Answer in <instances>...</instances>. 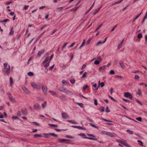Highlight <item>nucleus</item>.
Masks as SVG:
<instances>
[{
    "label": "nucleus",
    "mask_w": 147,
    "mask_h": 147,
    "mask_svg": "<svg viewBox=\"0 0 147 147\" xmlns=\"http://www.w3.org/2000/svg\"><path fill=\"white\" fill-rule=\"evenodd\" d=\"M4 67L2 71L5 72L6 74L9 75L10 72V65H8L7 63H5L3 64Z\"/></svg>",
    "instance_id": "obj_1"
},
{
    "label": "nucleus",
    "mask_w": 147,
    "mask_h": 147,
    "mask_svg": "<svg viewBox=\"0 0 147 147\" xmlns=\"http://www.w3.org/2000/svg\"><path fill=\"white\" fill-rule=\"evenodd\" d=\"M31 85L34 89H39L40 88L42 84L40 83L36 84L34 82H31Z\"/></svg>",
    "instance_id": "obj_2"
},
{
    "label": "nucleus",
    "mask_w": 147,
    "mask_h": 147,
    "mask_svg": "<svg viewBox=\"0 0 147 147\" xmlns=\"http://www.w3.org/2000/svg\"><path fill=\"white\" fill-rule=\"evenodd\" d=\"M59 90L62 92L67 94H70L71 93V92L68 90L67 88L63 87H61L59 88Z\"/></svg>",
    "instance_id": "obj_3"
},
{
    "label": "nucleus",
    "mask_w": 147,
    "mask_h": 147,
    "mask_svg": "<svg viewBox=\"0 0 147 147\" xmlns=\"http://www.w3.org/2000/svg\"><path fill=\"white\" fill-rule=\"evenodd\" d=\"M87 135L88 136L91 137H85L84 138L88 139L90 140H94L96 141H97V139L95 138V136H94L93 135L88 134H87Z\"/></svg>",
    "instance_id": "obj_4"
},
{
    "label": "nucleus",
    "mask_w": 147,
    "mask_h": 147,
    "mask_svg": "<svg viewBox=\"0 0 147 147\" xmlns=\"http://www.w3.org/2000/svg\"><path fill=\"white\" fill-rule=\"evenodd\" d=\"M53 56L54 54L52 55L50 57V58L48 56H47L44 61L42 62V63L44 64L46 62H47L48 61L50 62L51 60L52 59Z\"/></svg>",
    "instance_id": "obj_5"
},
{
    "label": "nucleus",
    "mask_w": 147,
    "mask_h": 147,
    "mask_svg": "<svg viewBox=\"0 0 147 147\" xmlns=\"http://www.w3.org/2000/svg\"><path fill=\"white\" fill-rule=\"evenodd\" d=\"M33 107L34 109L37 111H39L41 109L40 105L38 103L34 104V105Z\"/></svg>",
    "instance_id": "obj_6"
},
{
    "label": "nucleus",
    "mask_w": 147,
    "mask_h": 147,
    "mask_svg": "<svg viewBox=\"0 0 147 147\" xmlns=\"http://www.w3.org/2000/svg\"><path fill=\"white\" fill-rule=\"evenodd\" d=\"M58 140L59 141V142L60 143H65L69 144V140H67L65 139H58Z\"/></svg>",
    "instance_id": "obj_7"
},
{
    "label": "nucleus",
    "mask_w": 147,
    "mask_h": 147,
    "mask_svg": "<svg viewBox=\"0 0 147 147\" xmlns=\"http://www.w3.org/2000/svg\"><path fill=\"white\" fill-rule=\"evenodd\" d=\"M7 94L10 100L12 102H15V99L12 96L11 94L9 92H8L7 93Z\"/></svg>",
    "instance_id": "obj_8"
},
{
    "label": "nucleus",
    "mask_w": 147,
    "mask_h": 147,
    "mask_svg": "<svg viewBox=\"0 0 147 147\" xmlns=\"http://www.w3.org/2000/svg\"><path fill=\"white\" fill-rule=\"evenodd\" d=\"M124 96L126 98H128L129 99H131L132 98V96L129 92H126L124 93Z\"/></svg>",
    "instance_id": "obj_9"
},
{
    "label": "nucleus",
    "mask_w": 147,
    "mask_h": 147,
    "mask_svg": "<svg viewBox=\"0 0 147 147\" xmlns=\"http://www.w3.org/2000/svg\"><path fill=\"white\" fill-rule=\"evenodd\" d=\"M42 90L45 95L47 94V87L46 86H42Z\"/></svg>",
    "instance_id": "obj_10"
},
{
    "label": "nucleus",
    "mask_w": 147,
    "mask_h": 147,
    "mask_svg": "<svg viewBox=\"0 0 147 147\" xmlns=\"http://www.w3.org/2000/svg\"><path fill=\"white\" fill-rule=\"evenodd\" d=\"M119 64L120 67L121 68H124L125 67V65L121 61H119Z\"/></svg>",
    "instance_id": "obj_11"
},
{
    "label": "nucleus",
    "mask_w": 147,
    "mask_h": 147,
    "mask_svg": "<svg viewBox=\"0 0 147 147\" xmlns=\"http://www.w3.org/2000/svg\"><path fill=\"white\" fill-rule=\"evenodd\" d=\"M22 89L26 94H29L30 93V92L28 90L25 86L22 87Z\"/></svg>",
    "instance_id": "obj_12"
},
{
    "label": "nucleus",
    "mask_w": 147,
    "mask_h": 147,
    "mask_svg": "<svg viewBox=\"0 0 147 147\" xmlns=\"http://www.w3.org/2000/svg\"><path fill=\"white\" fill-rule=\"evenodd\" d=\"M49 92L51 94V95L53 96H58V95L53 90H49Z\"/></svg>",
    "instance_id": "obj_13"
},
{
    "label": "nucleus",
    "mask_w": 147,
    "mask_h": 147,
    "mask_svg": "<svg viewBox=\"0 0 147 147\" xmlns=\"http://www.w3.org/2000/svg\"><path fill=\"white\" fill-rule=\"evenodd\" d=\"M116 141L118 143H121L122 144H124L125 142H126V140H124L123 139H122L121 140H117Z\"/></svg>",
    "instance_id": "obj_14"
},
{
    "label": "nucleus",
    "mask_w": 147,
    "mask_h": 147,
    "mask_svg": "<svg viewBox=\"0 0 147 147\" xmlns=\"http://www.w3.org/2000/svg\"><path fill=\"white\" fill-rule=\"evenodd\" d=\"M62 117L63 118L66 119L68 117V116L66 113L63 112L62 113Z\"/></svg>",
    "instance_id": "obj_15"
},
{
    "label": "nucleus",
    "mask_w": 147,
    "mask_h": 147,
    "mask_svg": "<svg viewBox=\"0 0 147 147\" xmlns=\"http://www.w3.org/2000/svg\"><path fill=\"white\" fill-rule=\"evenodd\" d=\"M45 52V50L43 49L39 51L38 53V55L39 57H40L41 55Z\"/></svg>",
    "instance_id": "obj_16"
},
{
    "label": "nucleus",
    "mask_w": 147,
    "mask_h": 147,
    "mask_svg": "<svg viewBox=\"0 0 147 147\" xmlns=\"http://www.w3.org/2000/svg\"><path fill=\"white\" fill-rule=\"evenodd\" d=\"M94 3H95V1L94 2L93 4L92 5L91 7H90V8L86 11V14H87L92 9V8L94 6Z\"/></svg>",
    "instance_id": "obj_17"
},
{
    "label": "nucleus",
    "mask_w": 147,
    "mask_h": 147,
    "mask_svg": "<svg viewBox=\"0 0 147 147\" xmlns=\"http://www.w3.org/2000/svg\"><path fill=\"white\" fill-rule=\"evenodd\" d=\"M22 112L25 115H26L28 114V112L26 109L22 110Z\"/></svg>",
    "instance_id": "obj_18"
},
{
    "label": "nucleus",
    "mask_w": 147,
    "mask_h": 147,
    "mask_svg": "<svg viewBox=\"0 0 147 147\" xmlns=\"http://www.w3.org/2000/svg\"><path fill=\"white\" fill-rule=\"evenodd\" d=\"M107 135L108 136H110V137H114V135L112 133L110 132H107Z\"/></svg>",
    "instance_id": "obj_19"
},
{
    "label": "nucleus",
    "mask_w": 147,
    "mask_h": 147,
    "mask_svg": "<svg viewBox=\"0 0 147 147\" xmlns=\"http://www.w3.org/2000/svg\"><path fill=\"white\" fill-rule=\"evenodd\" d=\"M124 41V39H123L122 41H121V42L120 43L118 47V49H120L121 47H122V45H123V42Z\"/></svg>",
    "instance_id": "obj_20"
},
{
    "label": "nucleus",
    "mask_w": 147,
    "mask_h": 147,
    "mask_svg": "<svg viewBox=\"0 0 147 147\" xmlns=\"http://www.w3.org/2000/svg\"><path fill=\"white\" fill-rule=\"evenodd\" d=\"M105 108L103 107H101L98 109V110L101 112H103L105 111Z\"/></svg>",
    "instance_id": "obj_21"
},
{
    "label": "nucleus",
    "mask_w": 147,
    "mask_h": 147,
    "mask_svg": "<svg viewBox=\"0 0 147 147\" xmlns=\"http://www.w3.org/2000/svg\"><path fill=\"white\" fill-rule=\"evenodd\" d=\"M49 62H50L48 61L47 62H46L44 64H43L44 65V66L47 68L48 67L49 65Z\"/></svg>",
    "instance_id": "obj_22"
},
{
    "label": "nucleus",
    "mask_w": 147,
    "mask_h": 147,
    "mask_svg": "<svg viewBox=\"0 0 147 147\" xmlns=\"http://www.w3.org/2000/svg\"><path fill=\"white\" fill-rule=\"evenodd\" d=\"M34 138H41L42 136L41 134H36L34 135Z\"/></svg>",
    "instance_id": "obj_23"
},
{
    "label": "nucleus",
    "mask_w": 147,
    "mask_h": 147,
    "mask_svg": "<svg viewBox=\"0 0 147 147\" xmlns=\"http://www.w3.org/2000/svg\"><path fill=\"white\" fill-rule=\"evenodd\" d=\"M104 43L103 42L101 41H99L98 42L96 43V46H98V45H102Z\"/></svg>",
    "instance_id": "obj_24"
},
{
    "label": "nucleus",
    "mask_w": 147,
    "mask_h": 147,
    "mask_svg": "<svg viewBox=\"0 0 147 147\" xmlns=\"http://www.w3.org/2000/svg\"><path fill=\"white\" fill-rule=\"evenodd\" d=\"M43 135L45 136V137L46 138H48L50 136V133L48 134L44 133Z\"/></svg>",
    "instance_id": "obj_25"
},
{
    "label": "nucleus",
    "mask_w": 147,
    "mask_h": 147,
    "mask_svg": "<svg viewBox=\"0 0 147 147\" xmlns=\"http://www.w3.org/2000/svg\"><path fill=\"white\" fill-rule=\"evenodd\" d=\"M59 98L61 100H64L65 99V97L64 95H62L59 97Z\"/></svg>",
    "instance_id": "obj_26"
},
{
    "label": "nucleus",
    "mask_w": 147,
    "mask_h": 147,
    "mask_svg": "<svg viewBox=\"0 0 147 147\" xmlns=\"http://www.w3.org/2000/svg\"><path fill=\"white\" fill-rule=\"evenodd\" d=\"M87 74V73L86 72H84L82 76L81 77V78H86V77Z\"/></svg>",
    "instance_id": "obj_27"
},
{
    "label": "nucleus",
    "mask_w": 147,
    "mask_h": 147,
    "mask_svg": "<svg viewBox=\"0 0 147 147\" xmlns=\"http://www.w3.org/2000/svg\"><path fill=\"white\" fill-rule=\"evenodd\" d=\"M67 121L69 123H72L73 124H78L77 122H75L74 121L68 120H67Z\"/></svg>",
    "instance_id": "obj_28"
},
{
    "label": "nucleus",
    "mask_w": 147,
    "mask_h": 147,
    "mask_svg": "<svg viewBox=\"0 0 147 147\" xmlns=\"http://www.w3.org/2000/svg\"><path fill=\"white\" fill-rule=\"evenodd\" d=\"M102 24H101L100 25L98 26V27H97V29L95 30V31L94 32H96L102 26Z\"/></svg>",
    "instance_id": "obj_29"
},
{
    "label": "nucleus",
    "mask_w": 147,
    "mask_h": 147,
    "mask_svg": "<svg viewBox=\"0 0 147 147\" xmlns=\"http://www.w3.org/2000/svg\"><path fill=\"white\" fill-rule=\"evenodd\" d=\"M14 31L13 28H12L11 29V31L9 33V34L11 35H13V34Z\"/></svg>",
    "instance_id": "obj_30"
},
{
    "label": "nucleus",
    "mask_w": 147,
    "mask_h": 147,
    "mask_svg": "<svg viewBox=\"0 0 147 147\" xmlns=\"http://www.w3.org/2000/svg\"><path fill=\"white\" fill-rule=\"evenodd\" d=\"M10 86H11L12 85L13 83V80L12 78L11 77L10 78Z\"/></svg>",
    "instance_id": "obj_31"
},
{
    "label": "nucleus",
    "mask_w": 147,
    "mask_h": 147,
    "mask_svg": "<svg viewBox=\"0 0 147 147\" xmlns=\"http://www.w3.org/2000/svg\"><path fill=\"white\" fill-rule=\"evenodd\" d=\"M85 40H84L83 41V42L82 45H81L80 46V47L79 48V49H81V48L83 47V46L85 45Z\"/></svg>",
    "instance_id": "obj_32"
},
{
    "label": "nucleus",
    "mask_w": 147,
    "mask_h": 147,
    "mask_svg": "<svg viewBox=\"0 0 147 147\" xmlns=\"http://www.w3.org/2000/svg\"><path fill=\"white\" fill-rule=\"evenodd\" d=\"M47 102L45 101L44 103H43L42 104V107L43 108H45L46 106Z\"/></svg>",
    "instance_id": "obj_33"
},
{
    "label": "nucleus",
    "mask_w": 147,
    "mask_h": 147,
    "mask_svg": "<svg viewBox=\"0 0 147 147\" xmlns=\"http://www.w3.org/2000/svg\"><path fill=\"white\" fill-rule=\"evenodd\" d=\"M89 124L91 126H92L93 127L97 129H98V127L97 126H96L95 125H94V124L91 123H89Z\"/></svg>",
    "instance_id": "obj_34"
},
{
    "label": "nucleus",
    "mask_w": 147,
    "mask_h": 147,
    "mask_svg": "<svg viewBox=\"0 0 147 147\" xmlns=\"http://www.w3.org/2000/svg\"><path fill=\"white\" fill-rule=\"evenodd\" d=\"M28 75L29 76H32L34 75V74L32 72H30L28 73Z\"/></svg>",
    "instance_id": "obj_35"
},
{
    "label": "nucleus",
    "mask_w": 147,
    "mask_h": 147,
    "mask_svg": "<svg viewBox=\"0 0 147 147\" xmlns=\"http://www.w3.org/2000/svg\"><path fill=\"white\" fill-rule=\"evenodd\" d=\"M126 131L130 134H132L133 133V132L132 131L129 129L127 130Z\"/></svg>",
    "instance_id": "obj_36"
},
{
    "label": "nucleus",
    "mask_w": 147,
    "mask_h": 147,
    "mask_svg": "<svg viewBox=\"0 0 147 147\" xmlns=\"http://www.w3.org/2000/svg\"><path fill=\"white\" fill-rule=\"evenodd\" d=\"M48 125L51 126V127H58V125H55V124L49 123Z\"/></svg>",
    "instance_id": "obj_37"
},
{
    "label": "nucleus",
    "mask_w": 147,
    "mask_h": 147,
    "mask_svg": "<svg viewBox=\"0 0 147 147\" xmlns=\"http://www.w3.org/2000/svg\"><path fill=\"white\" fill-rule=\"evenodd\" d=\"M71 127L75 128H77L79 129H80V128H81V126H79L72 125L71 126Z\"/></svg>",
    "instance_id": "obj_38"
},
{
    "label": "nucleus",
    "mask_w": 147,
    "mask_h": 147,
    "mask_svg": "<svg viewBox=\"0 0 147 147\" xmlns=\"http://www.w3.org/2000/svg\"><path fill=\"white\" fill-rule=\"evenodd\" d=\"M50 135H51V136H55V137H58V135L57 134H55L54 133H50Z\"/></svg>",
    "instance_id": "obj_39"
},
{
    "label": "nucleus",
    "mask_w": 147,
    "mask_h": 147,
    "mask_svg": "<svg viewBox=\"0 0 147 147\" xmlns=\"http://www.w3.org/2000/svg\"><path fill=\"white\" fill-rule=\"evenodd\" d=\"M78 7H75L74 8H73L71 9L70 10V11H75L77 10L78 9Z\"/></svg>",
    "instance_id": "obj_40"
},
{
    "label": "nucleus",
    "mask_w": 147,
    "mask_h": 147,
    "mask_svg": "<svg viewBox=\"0 0 147 147\" xmlns=\"http://www.w3.org/2000/svg\"><path fill=\"white\" fill-rule=\"evenodd\" d=\"M100 61L96 60L94 62V64L95 65H98L100 63Z\"/></svg>",
    "instance_id": "obj_41"
},
{
    "label": "nucleus",
    "mask_w": 147,
    "mask_h": 147,
    "mask_svg": "<svg viewBox=\"0 0 147 147\" xmlns=\"http://www.w3.org/2000/svg\"><path fill=\"white\" fill-rule=\"evenodd\" d=\"M138 144L141 146H143V143L141 141L138 140Z\"/></svg>",
    "instance_id": "obj_42"
},
{
    "label": "nucleus",
    "mask_w": 147,
    "mask_h": 147,
    "mask_svg": "<svg viewBox=\"0 0 147 147\" xmlns=\"http://www.w3.org/2000/svg\"><path fill=\"white\" fill-rule=\"evenodd\" d=\"M9 20V19H6L4 20H3L1 21H0V22H1V23L6 22Z\"/></svg>",
    "instance_id": "obj_43"
},
{
    "label": "nucleus",
    "mask_w": 147,
    "mask_h": 147,
    "mask_svg": "<svg viewBox=\"0 0 147 147\" xmlns=\"http://www.w3.org/2000/svg\"><path fill=\"white\" fill-rule=\"evenodd\" d=\"M99 85H100L101 87H102L104 86V84L103 82H101L100 83V81H99Z\"/></svg>",
    "instance_id": "obj_44"
},
{
    "label": "nucleus",
    "mask_w": 147,
    "mask_h": 147,
    "mask_svg": "<svg viewBox=\"0 0 147 147\" xmlns=\"http://www.w3.org/2000/svg\"><path fill=\"white\" fill-rule=\"evenodd\" d=\"M76 104L81 107H84V105L82 103H77Z\"/></svg>",
    "instance_id": "obj_45"
},
{
    "label": "nucleus",
    "mask_w": 147,
    "mask_h": 147,
    "mask_svg": "<svg viewBox=\"0 0 147 147\" xmlns=\"http://www.w3.org/2000/svg\"><path fill=\"white\" fill-rule=\"evenodd\" d=\"M115 77L117 78H118L120 79H121L123 78V76L119 75H115Z\"/></svg>",
    "instance_id": "obj_46"
},
{
    "label": "nucleus",
    "mask_w": 147,
    "mask_h": 147,
    "mask_svg": "<svg viewBox=\"0 0 147 147\" xmlns=\"http://www.w3.org/2000/svg\"><path fill=\"white\" fill-rule=\"evenodd\" d=\"M88 87V86L87 85L84 86L83 87V91H84L86 88H87Z\"/></svg>",
    "instance_id": "obj_47"
},
{
    "label": "nucleus",
    "mask_w": 147,
    "mask_h": 147,
    "mask_svg": "<svg viewBox=\"0 0 147 147\" xmlns=\"http://www.w3.org/2000/svg\"><path fill=\"white\" fill-rule=\"evenodd\" d=\"M94 100V104L96 105V106L98 105L97 100L96 99H95Z\"/></svg>",
    "instance_id": "obj_48"
},
{
    "label": "nucleus",
    "mask_w": 147,
    "mask_h": 147,
    "mask_svg": "<svg viewBox=\"0 0 147 147\" xmlns=\"http://www.w3.org/2000/svg\"><path fill=\"white\" fill-rule=\"evenodd\" d=\"M115 73L114 71L113 70H111L110 71V74L111 75H113Z\"/></svg>",
    "instance_id": "obj_49"
},
{
    "label": "nucleus",
    "mask_w": 147,
    "mask_h": 147,
    "mask_svg": "<svg viewBox=\"0 0 147 147\" xmlns=\"http://www.w3.org/2000/svg\"><path fill=\"white\" fill-rule=\"evenodd\" d=\"M66 137L68 138H74V137L71 136L69 135H67L66 136Z\"/></svg>",
    "instance_id": "obj_50"
},
{
    "label": "nucleus",
    "mask_w": 147,
    "mask_h": 147,
    "mask_svg": "<svg viewBox=\"0 0 147 147\" xmlns=\"http://www.w3.org/2000/svg\"><path fill=\"white\" fill-rule=\"evenodd\" d=\"M105 111L107 113H108L110 111V110L109 109V107L108 106L106 107Z\"/></svg>",
    "instance_id": "obj_51"
},
{
    "label": "nucleus",
    "mask_w": 147,
    "mask_h": 147,
    "mask_svg": "<svg viewBox=\"0 0 147 147\" xmlns=\"http://www.w3.org/2000/svg\"><path fill=\"white\" fill-rule=\"evenodd\" d=\"M98 11V10L96 9L94 10V11L93 13L92 14L94 15H95Z\"/></svg>",
    "instance_id": "obj_52"
},
{
    "label": "nucleus",
    "mask_w": 147,
    "mask_h": 147,
    "mask_svg": "<svg viewBox=\"0 0 147 147\" xmlns=\"http://www.w3.org/2000/svg\"><path fill=\"white\" fill-rule=\"evenodd\" d=\"M104 70V68H103L102 66L100 67L99 69V71H101L102 70Z\"/></svg>",
    "instance_id": "obj_53"
},
{
    "label": "nucleus",
    "mask_w": 147,
    "mask_h": 147,
    "mask_svg": "<svg viewBox=\"0 0 147 147\" xmlns=\"http://www.w3.org/2000/svg\"><path fill=\"white\" fill-rule=\"evenodd\" d=\"M55 66V65L53 64L52 66L50 67L49 68V70H52V69Z\"/></svg>",
    "instance_id": "obj_54"
},
{
    "label": "nucleus",
    "mask_w": 147,
    "mask_h": 147,
    "mask_svg": "<svg viewBox=\"0 0 147 147\" xmlns=\"http://www.w3.org/2000/svg\"><path fill=\"white\" fill-rule=\"evenodd\" d=\"M75 43V42L72 43L71 44V45L68 47V48H71V47H72L74 45Z\"/></svg>",
    "instance_id": "obj_55"
},
{
    "label": "nucleus",
    "mask_w": 147,
    "mask_h": 147,
    "mask_svg": "<svg viewBox=\"0 0 147 147\" xmlns=\"http://www.w3.org/2000/svg\"><path fill=\"white\" fill-rule=\"evenodd\" d=\"M67 42H66L65 43L64 45L63 46V47L62 49V50H63V49L67 45Z\"/></svg>",
    "instance_id": "obj_56"
},
{
    "label": "nucleus",
    "mask_w": 147,
    "mask_h": 147,
    "mask_svg": "<svg viewBox=\"0 0 147 147\" xmlns=\"http://www.w3.org/2000/svg\"><path fill=\"white\" fill-rule=\"evenodd\" d=\"M70 82L72 84H74L75 82V80H70Z\"/></svg>",
    "instance_id": "obj_57"
},
{
    "label": "nucleus",
    "mask_w": 147,
    "mask_h": 147,
    "mask_svg": "<svg viewBox=\"0 0 147 147\" xmlns=\"http://www.w3.org/2000/svg\"><path fill=\"white\" fill-rule=\"evenodd\" d=\"M107 131H101V133L102 134L107 135Z\"/></svg>",
    "instance_id": "obj_58"
},
{
    "label": "nucleus",
    "mask_w": 147,
    "mask_h": 147,
    "mask_svg": "<svg viewBox=\"0 0 147 147\" xmlns=\"http://www.w3.org/2000/svg\"><path fill=\"white\" fill-rule=\"evenodd\" d=\"M79 135L82 136L84 137V138L86 137L85 136H86V135L84 133H81L79 134Z\"/></svg>",
    "instance_id": "obj_59"
},
{
    "label": "nucleus",
    "mask_w": 147,
    "mask_h": 147,
    "mask_svg": "<svg viewBox=\"0 0 147 147\" xmlns=\"http://www.w3.org/2000/svg\"><path fill=\"white\" fill-rule=\"evenodd\" d=\"M12 119L15 120L18 119V117L17 116H13L12 117Z\"/></svg>",
    "instance_id": "obj_60"
},
{
    "label": "nucleus",
    "mask_w": 147,
    "mask_h": 147,
    "mask_svg": "<svg viewBox=\"0 0 147 147\" xmlns=\"http://www.w3.org/2000/svg\"><path fill=\"white\" fill-rule=\"evenodd\" d=\"M86 119L89 121H90V122L92 123L93 122V120L91 119L90 118H86Z\"/></svg>",
    "instance_id": "obj_61"
},
{
    "label": "nucleus",
    "mask_w": 147,
    "mask_h": 147,
    "mask_svg": "<svg viewBox=\"0 0 147 147\" xmlns=\"http://www.w3.org/2000/svg\"><path fill=\"white\" fill-rule=\"evenodd\" d=\"M17 115L19 116H21V113L20 111H19L17 112Z\"/></svg>",
    "instance_id": "obj_62"
},
{
    "label": "nucleus",
    "mask_w": 147,
    "mask_h": 147,
    "mask_svg": "<svg viewBox=\"0 0 147 147\" xmlns=\"http://www.w3.org/2000/svg\"><path fill=\"white\" fill-rule=\"evenodd\" d=\"M142 37V35L140 33H138V39Z\"/></svg>",
    "instance_id": "obj_63"
},
{
    "label": "nucleus",
    "mask_w": 147,
    "mask_h": 147,
    "mask_svg": "<svg viewBox=\"0 0 147 147\" xmlns=\"http://www.w3.org/2000/svg\"><path fill=\"white\" fill-rule=\"evenodd\" d=\"M126 142H124V144H123V145L126 146H127V147H129V146L128 144L127 143H126Z\"/></svg>",
    "instance_id": "obj_64"
}]
</instances>
